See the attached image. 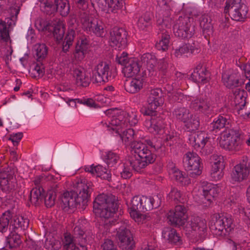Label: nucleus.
I'll return each instance as SVG.
<instances>
[{
  "mask_svg": "<svg viewBox=\"0 0 250 250\" xmlns=\"http://www.w3.org/2000/svg\"><path fill=\"white\" fill-rule=\"evenodd\" d=\"M203 195L208 202L211 203L212 199L216 197L220 192V189L214 185L208 183L203 186Z\"/></svg>",
  "mask_w": 250,
  "mask_h": 250,
  "instance_id": "nucleus-32",
  "label": "nucleus"
},
{
  "mask_svg": "<svg viewBox=\"0 0 250 250\" xmlns=\"http://www.w3.org/2000/svg\"><path fill=\"white\" fill-rule=\"evenodd\" d=\"M70 101L74 102L75 103L77 102L78 103L83 104L90 108H96L99 107L98 104L92 98H83V99H75L71 100Z\"/></svg>",
  "mask_w": 250,
  "mask_h": 250,
  "instance_id": "nucleus-57",
  "label": "nucleus"
},
{
  "mask_svg": "<svg viewBox=\"0 0 250 250\" xmlns=\"http://www.w3.org/2000/svg\"><path fill=\"white\" fill-rule=\"evenodd\" d=\"M41 10L47 15H51L56 12L54 0H39Z\"/></svg>",
  "mask_w": 250,
  "mask_h": 250,
  "instance_id": "nucleus-38",
  "label": "nucleus"
},
{
  "mask_svg": "<svg viewBox=\"0 0 250 250\" xmlns=\"http://www.w3.org/2000/svg\"><path fill=\"white\" fill-rule=\"evenodd\" d=\"M200 158L194 152H188L183 157L184 166L188 171L197 170V172L203 170V166L200 162Z\"/></svg>",
  "mask_w": 250,
  "mask_h": 250,
  "instance_id": "nucleus-20",
  "label": "nucleus"
},
{
  "mask_svg": "<svg viewBox=\"0 0 250 250\" xmlns=\"http://www.w3.org/2000/svg\"><path fill=\"white\" fill-rule=\"evenodd\" d=\"M163 235L164 237H167L169 241L172 243L177 244L179 242L180 237L177 233L175 229H167L163 232Z\"/></svg>",
  "mask_w": 250,
  "mask_h": 250,
  "instance_id": "nucleus-51",
  "label": "nucleus"
},
{
  "mask_svg": "<svg viewBox=\"0 0 250 250\" xmlns=\"http://www.w3.org/2000/svg\"><path fill=\"white\" fill-rule=\"evenodd\" d=\"M187 209L183 205H177L174 211H170L167 215V219L173 225L183 226L185 225L187 215Z\"/></svg>",
  "mask_w": 250,
  "mask_h": 250,
  "instance_id": "nucleus-19",
  "label": "nucleus"
},
{
  "mask_svg": "<svg viewBox=\"0 0 250 250\" xmlns=\"http://www.w3.org/2000/svg\"><path fill=\"white\" fill-rule=\"evenodd\" d=\"M158 64V68L160 72L164 76L166 75L168 67V60L166 58H163L159 60Z\"/></svg>",
  "mask_w": 250,
  "mask_h": 250,
  "instance_id": "nucleus-63",
  "label": "nucleus"
},
{
  "mask_svg": "<svg viewBox=\"0 0 250 250\" xmlns=\"http://www.w3.org/2000/svg\"><path fill=\"white\" fill-rule=\"evenodd\" d=\"M60 243L51 235H48L44 242V247L48 250H56L60 248Z\"/></svg>",
  "mask_w": 250,
  "mask_h": 250,
  "instance_id": "nucleus-52",
  "label": "nucleus"
},
{
  "mask_svg": "<svg viewBox=\"0 0 250 250\" xmlns=\"http://www.w3.org/2000/svg\"><path fill=\"white\" fill-rule=\"evenodd\" d=\"M73 75L76 78V83L79 87H87L89 85L90 80L83 72L82 68H74Z\"/></svg>",
  "mask_w": 250,
  "mask_h": 250,
  "instance_id": "nucleus-31",
  "label": "nucleus"
},
{
  "mask_svg": "<svg viewBox=\"0 0 250 250\" xmlns=\"http://www.w3.org/2000/svg\"><path fill=\"white\" fill-rule=\"evenodd\" d=\"M118 203L116 197L112 194L99 195L93 202V211L97 216L109 220L105 223L112 224L111 219L118 209ZM106 221H105V222Z\"/></svg>",
  "mask_w": 250,
  "mask_h": 250,
  "instance_id": "nucleus-2",
  "label": "nucleus"
},
{
  "mask_svg": "<svg viewBox=\"0 0 250 250\" xmlns=\"http://www.w3.org/2000/svg\"><path fill=\"white\" fill-rule=\"evenodd\" d=\"M169 196L172 200L176 202L184 203L186 201V199L182 193L177 188H174L171 189Z\"/></svg>",
  "mask_w": 250,
  "mask_h": 250,
  "instance_id": "nucleus-55",
  "label": "nucleus"
},
{
  "mask_svg": "<svg viewBox=\"0 0 250 250\" xmlns=\"http://www.w3.org/2000/svg\"><path fill=\"white\" fill-rule=\"evenodd\" d=\"M29 222L28 219L7 211L0 217V231L6 232L8 228L12 230L18 229L25 230L28 227Z\"/></svg>",
  "mask_w": 250,
  "mask_h": 250,
  "instance_id": "nucleus-3",
  "label": "nucleus"
},
{
  "mask_svg": "<svg viewBox=\"0 0 250 250\" xmlns=\"http://www.w3.org/2000/svg\"><path fill=\"white\" fill-rule=\"evenodd\" d=\"M185 126L189 131H194L198 129L200 125L199 117L191 113V116L185 122Z\"/></svg>",
  "mask_w": 250,
  "mask_h": 250,
  "instance_id": "nucleus-50",
  "label": "nucleus"
},
{
  "mask_svg": "<svg viewBox=\"0 0 250 250\" xmlns=\"http://www.w3.org/2000/svg\"><path fill=\"white\" fill-rule=\"evenodd\" d=\"M141 62L151 72L154 71L157 63L155 56L150 53H145L141 57Z\"/></svg>",
  "mask_w": 250,
  "mask_h": 250,
  "instance_id": "nucleus-34",
  "label": "nucleus"
},
{
  "mask_svg": "<svg viewBox=\"0 0 250 250\" xmlns=\"http://www.w3.org/2000/svg\"><path fill=\"white\" fill-rule=\"evenodd\" d=\"M189 143L194 149L199 150L201 149L202 152L206 155L209 154L212 152L213 147L211 146L210 138L208 137L202 132H190L188 138Z\"/></svg>",
  "mask_w": 250,
  "mask_h": 250,
  "instance_id": "nucleus-10",
  "label": "nucleus"
},
{
  "mask_svg": "<svg viewBox=\"0 0 250 250\" xmlns=\"http://www.w3.org/2000/svg\"><path fill=\"white\" fill-rule=\"evenodd\" d=\"M51 25L52 23L42 19L38 20L35 23V26L38 30L43 32H48Z\"/></svg>",
  "mask_w": 250,
  "mask_h": 250,
  "instance_id": "nucleus-60",
  "label": "nucleus"
},
{
  "mask_svg": "<svg viewBox=\"0 0 250 250\" xmlns=\"http://www.w3.org/2000/svg\"><path fill=\"white\" fill-rule=\"evenodd\" d=\"M138 122V116L135 113L120 111V114L118 116H115L110 124L112 126V130H116L119 133L120 129L127 127L128 125H135Z\"/></svg>",
  "mask_w": 250,
  "mask_h": 250,
  "instance_id": "nucleus-13",
  "label": "nucleus"
},
{
  "mask_svg": "<svg viewBox=\"0 0 250 250\" xmlns=\"http://www.w3.org/2000/svg\"><path fill=\"white\" fill-rule=\"evenodd\" d=\"M139 132L135 133L134 130L132 128L126 129L122 134H120V137L123 142L126 146H131L133 142H136V139L138 138Z\"/></svg>",
  "mask_w": 250,
  "mask_h": 250,
  "instance_id": "nucleus-36",
  "label": "nucleus"
},
{
  "mask_svg": "<svg viewBox=\"0 0 250 250\" xmlns=\"http://www.w3.org/2000/svg\"><path fill=\"white\" fill-rule=\"evenodd\" d=\"M144 82V79L141 77L130 78L125 81V88L127 92L135 94L143 88Z\"/></svg>",
  "mask_w": 250,
  "mask_h": 250,
  "instance_id": "nucleus-26",
  "label": "nucleus"
},
{
  "mask_svg": "<svg viewBox=\"0 0 250 250\" xmlns=\"http://www.w3.org/2000/svg\"><path fill=\"white\" fill-rule=\"evenodd\" d=\"M247 92L240 88L232 90L230 97V104L232 106H238L240 109H242L246 104Z\"/></svg>",
  "mask_w": 250,
  "mask_h": 250,
  "instance_id": "nucleus-25",
  "label": "nucleus"
},
{
  "mask_svg": "<svg viewBox=\"0 0 250 250\" xmlns=\"http://www.w3.org/2000/svg\"><path fill=\"white\" fill-rule=\"evenodd\" d=\"M77 26L76 19L74 18L70 19L68 21L69 30L62 44V50L63 52H67L70 47L72 46L75 37V29H77Z\"/></svg>",
  "mask_w": 250,
  "mask_h": 250,
  "instance_id": "nucleus-21",
  "label": "nucleus"
},
{
  "mask_svg": "<svg viewBox=\"0 0 250 250\" xmlns=\"http://www.w3.org/2000/svg\"><path fill=\"white\" fill-rule=\"evenodd\" d=\"M219 140L220 146L229 151H239L241 149L243 141L237 130H224L221 134Z\"/></svg>",
  "mask_w": 250,
  "mask_h": 250,
  "instance_id": "nucleus-5",
  "label": "nucleus"
},
{
  "mask_svg": "<svg viewBox=\"0 0 250 250\" xmlns=\"http://www.w3.org/2000/svg\"><path fill=\"white\" fill-rule=\"evenodd\" d=\"M43 189L41 187L33 188L30 192V200L33 204L37 206L42 202L43 195Z\"/></svg>",
  "mask_w": 250,
  "mask_h": 250,
  "instance_id": "nucleus-41",
  "label": "nucleus"
},
{
  "mask_svg": "<svg viewBox=\"0 0 250 250\" xmlns=\"http://www.w3.org/2000/svg\"><path fill=\"white\" fill-rule=\"evenodd\" d=\"M222 157L217 155H212L210 158L211 164L212 172H222L225 168V164L222 161Z\"/></svg>",
  "mask_w": 250,
  "mask_h": 250,
  "instance_id": "nucleus-39",
  "label": "nucleus"
},
{
  "mask_svg": "<svg viewBox=\"0 0 250 250\" xmlns=\"http://www.w3.org/2000/svg\"><path fill=\"white\" fill-rule=\"evenodd\" d=\"M174 175L175 179L182 185H188L190 183V177L196 178L200 175L201 173H190L188 175V173H176Z\"/></svg>",
  "mask_w": 250,
  "mask_h": 250,
  "instance_id": "nucleus-43",
  "label": "nucleus"
},
{
  "mask_svg": "<svg viewBox=\"0 0 250 250\" xmlns=\"http://www.w3.org/2000/svg\"><path fill=\"white\" fill-rule=\"evenodd\" d=\"M97 4L99 8L106 13H118L120 11L119 9H117L118 6H115L116 4L110 0H98Z\"/></svg>",
  "mask_w": 250,
  "mask_h": 250,
  "instance_id": "nucleus-37",
  "label": "nucleus"
},
{
  "mask_svg": "<svg viewBox=\"0 0 250 250\" xmlns=\"http://www.w3.org/2000/svg\"><path fill=\"white\" fill-rule=\"evenodd\" d=\"M110 45L122 49L127 45V32L122 28L114 27L110 32Z\"/></svg>",
  "mask_w": 250,
  "mask_h": 250,
  "instance_id": "nucleus-17",
  "label": "nucleus"
},
{
  "mask_svg": "<svg viewBox=\"0 0 250 250\" xmlns=\"http://www.w3.org/2000/svg\"><path fill=\"white\" fill-rule=\"evenodd\" d=\"M158 3L162 8V14L164 19L170 18L171 8L172 6L171 0H157Z\"/></svg>",
  "mask_w": 250,
  "mask_h": 250,
  "instance_id": "nucleus-45",
  "label": "nucleus"
},
{
  "mask_svg": "<svg viewBox=\"0 0 250 250\" xmlns=\"http://www.w3.org/2000/svg\"><path fill=\"white\" fill-rule=\"evenodd\" d=\"M78 240L75 239L70 233H64L62 240V250H75Z\"/></svg>",
  "mask_w": 250,
  "mask_h": 250,
  "instance_id": "nucleus-40",
  "label": "nucleus"
},
{
  "mask_svg": "<svg viewBox=\"0 0 250 250\" xmlns=\"http://www.w3.org/2000/svg\"><path fill=\"white\" fill-rule=\"evenodd\" d=\"M0 26H1L2 27V28H0V33L1 39L5 42H7L10 39V36L9 31L7 30L6 27V22L2 20L0 21Z\"/></svg>",
  "mask_w": 250,
  "mask_h": 250,
  "instance_id": "nucleus-64",
  "label": "nucleus"
},
{
  "mask_svg": "<svg viewBox=\"0 0 250 250\" xmlns=\"http://www.w3.org/2000/svg\"><path fill=\"white\" fill-rule=\"evenodd\" d=\"M8 242L11 247H19L21 243V236L17 233H13L9 236Z\"/></svg>",
  "mask_w": 250,
  "mask_h": 250,
  "instance_id": "nucleus-61",
  "label": "nucleus"
},
{
  "mask_svg": "<svg viewBox=\"0 0 250 250\" xmlns=\"http://www.w3.org/2000/svg\"><path fill=\"white\" fill-rule=\"evenodd\" d=\"M34 48L37 62H43L47 56L48 47L44 43H38L34 45Z\"/></svg>",
  "mask_w": 250,
  "mask_h": 250,
  "instance_id": "nucleus-42",
  "label": "nucleus"
},
{
  "mask_svg": "<svg viewBox=\"0 0 250 250\" xmlns=\"http://www.w3.org/2000/svg\"><path fill=\"white\" fill-rule=\"evenodd\" d=\"M74 190L64 192L60 197L61 207L64 211L76 207L85 206L93 192V185L86 180L78 179L73 183Z\"/></svg>",
  "mask_w": 250,
  "mask_h": 250,
  "instance_id": "nucleus-1",
  "label": "nucleus"
},
{
  "mask_svg": "<svg viewBox=\"0 0 250 250\" xmlns=\"http://www.w3.org/2000/svg\"><path fill=\"white\" fill-rule=\"evenodd\" d=\"M173 117L179 122H187L191 113L190 110L185 107H179L175 108L173 112Z\"/></svg>",
  "mask_w": 250,
  "mask_h": 250,
  "instance_id": "nucleus-35",
  "label": "nucleus"
},
{
  "mask_svg": "<svg viewBox=\"0 0 250 250\" xmlns=\"http://www.w3.org/2000/svg\"><path fill=\"white\" fill-rule=\"evenodd\" d=\"M163 96L162 91L160 88L150 90L147 99V105L141 108V113L145 116H155L156 109L164 103Z\"/></svg>",
  "mask_w": 250,
  "mask_h": 250,
  "instance_id": "nucleus-8",
  "label": "nucleus"
},
{
  "mask_svg": "<svg viewBox=\"0 0 250 250\" xmlns=\"http://www.w3.org/2000/svg\"><path fill=\"white\" fill-rule=\"evenodd\" d=\"M117 236L119 247L123 250H132L135 248V242L129 229L125 227H121Z\"/></svg>",
  "mask_w": 250,
  "mask_h": 250,
  "instance_id": "nucleus-18",
  "label": "nucleus"
},
{
  "mask_svg": "<svg viewBox=\"0 0 250 250\" xmlns=\"http://www.w3.org/2000/svg\"><path fill=\"white\" fill-rule=\"evenodd\" d=\"M89 47V42L86 38L78 40L73 52L75 60L78 62L83 60L88 53Z\"/></svg>",
  "mask_w": 250,
  "mask_h": 250,
  "instance_id": "nucleus-23",
  "label": "nucleus"
},
{
  "mask_svg": "<svg viewBox=\"0 0 250 250\" xmlns=\"http://www.w3.org/2000/svg\"><path fill=\"white\" fill-rule=\"evenodd\" d=\"M141 197L138 196H134L131 201L130 207V215H138V212H143V208L141 202Z\"/></svg>",
  "mask_w": 250,
  "mask_h": 250,
  "instance_id": "nucleus-44",
  "label": "nucleus"
},
{
  "mask_svg": "<svg viewBox=\"0 0 250 250\" xmlns=\"http://www.w3.org/2000/svg\"><path fill=\"white\" fill-rule=\"evenodd\" d=\"M137 25L140 30H146L151 25L150 13L146 12L141 16L137 21Z\"/></svg>",
  "mask_w": 250,
  "mask_h": 250,
  "instance_id": "nucleus-47",
  "label": "nucleus"
},
{
  "mask_svg": "<svg viewBox=\"0 0 250 250\" xmlns=\"http://www.w3.org/2000/svg\"><path fill=\"white\" fill-rule=\"evenodd\" d=\"M222 78L224 84L229 88L233 89L240 85L239 76L237 73L225 72L222 74Z\"/></svg>",
  "mask_w": 250,
  "mask_h": 250,
  "instance_id": "nucleus-29",
  "label": "nucleus"
},
{
  "mask_svg": "<svg viewBox=\"0 0 250 250\" xmlns=\"http://www.w3.org/2000/svg\"><path fill=\"white\" fill-rule=\"evenodd\" d=\"M185 98V95L181 92H173L168 94V100L170 103H182Z\"/></svg>",
  "mask_w": 250,
  "mask_h": 250,
  "instance_id": "nucleus-59",
  "label": "nucleus"
},
{
  "mask_svg": "<svg viewBox=\"0 0 250 250\" xmlns=\"http://www.w3.org/2000/svg\"><path fill=\"white\" fill-rule=\"evenodd\" d=\"M56 5V11H59L60 14L65 17L69 12V5L67 0H54Z\"/></svg>",
  "mask_w": 250,
  "mask_h": 250,
  "instance_id": "nucleus-48",
  "label": "nucleus"
},
{
  "mask_svg": "<svg viewBox=\"0 0 250 250\" xmlns=\"http://www.w3.org/2000/svg\"><path fill=\"white\" fill-rule=\"evenodd\" d=\"M49 33L52 34L57 42L59 43L62 40L65 33V27L62 22L52 24Z\"/></svg>",
  "mask_w": 250,
  "mask_h": 250,
  "instance_id": "nucleus-33",
  "label": "nucleus"
},
{
  "mask_svg": "<svg viewBox=\"0 0 250 250\" xmlns=\"http://www.w3.org/2000/svg\"><path fill=\"white\" fill-rule=\"evenodd\" d=\"M144 151L145 156L141 157L140 161H138L137 163L138 166H136L134 169L137 172L138 170L144 168L148 164L153 163L155 160V155L149 149L148 147L146 145V148L142 150Z\"/></svg>",
  "mask_w": 250,
  "mask_h": 250,
  "instance_id": "nucleus-30",
  "label": "nucleus"
},
{
  "mask_svg": "<svg viewBox=\"0 0 250 250\" xmlns=\"http://www.w3.org/2000/svg\"><path fill=\"white\" fill-rule=\"evenodd\" d=\"M210 72L206 68L199 64L191 74L190 77L192 80L201 84H205L209 82L210 78Z\"/></svg>",
  "mask_w": 250,
  "mask_h": 250,
  "instance_id": "nucleus-24",
  "label": "nucleus"
},
{
  "mask_svg": "<svg viewBox=\"0 0 250 250\" xmlns=\"http://www.w3.org/2000/svg\"><path fill=\"white\" fill-rule=\"evenodd\" d=\"M231 120L227 115H219L215 118L209 126L210 131L217 133L221 129L225 128L224 130L232 129L230 127Z\"/></svg>",
  "mask_w": 250,
  "mask_h": 250,
  "instance_id": "nucleus-22",
  "label": "nucleus"
},
{
  "mask_svg": "<svg viewBox=\"0 0 250 250\" xmlns=\"http://www.w3.org/2000/svg\"><path fill=\"white\" fill-rule=\"evenodd\" d=\"M189 107L194 111L206 115L213 111V101L206 95H200L191 101Z\"/></svg>",
  "mask_w": 250,
  "mask_h": 250,
  "instance_id": "nucleus-16",
  "label": "nucleus"
},
{
  "mask_svg": "<svg viewBox=\"0 0 250 250\" xmlns=\"http://www.w3.org/2000/svg\"><path fill=\"white\" fill-rule=\"evenodd\" d=\"M249 176V173H231V182L233 183H240L246 180Z\"/></svg>",
  "mask_w": 250,
  "mask_h": 250,
  "instance_id": "nucleus-62",
  "label": "nucleus"
},
{
  "mask_svg": "<svg viewBox=\"0 0 250 250\" xmlns=\"http://www.w3.org/2000/svg\"><path fill=\"white\" fill-rule=\"evenodd\" d=\"M249 9L242 0H227L224 13L234 21H242L247 18Z\"/></svg>",
  "mask_w": 250,
  "mask_h": 250,
  "instance_id": "nucleus-7",
  "label": "nucleus"
},
{
  "mask_svg": "<svg viewBox=\"0 0 250 250\" xmlns=\"http://www.w3.org/2000/svg\"><path fill=\"white\" fill-rule=\"evenodd\" d=\"M104 160L107 167L109 172L115 170L118 166L121 167H124V164L119 163V155L112 151L105 152L104 156Z\"/></svg>",
  "mask_w": 250,
  "mask_h": 250,
  "instance_id": "nucleus-27",
  "label": "nucleus"
},
{
  "mask_svg": "<svg viewBox=\"0 0 250 250\" xmlns=\"http://www.w3.org/2000/svg\"><path fill=\"white\" fill-rule=\"evenodd\" d=\"M165 127V124L163 120L158 118L154 119L152 118L151 120V125L150 129L153 131L157 134H161L163 132Z\"/></svg>",
  "mask_w": 250,
  "mask_h": 250,
  "instance_id": "nucleus-49",
  "label": "nucleus"
},
{
  "mask_svg": "<svg viewBox=\"0 0 250 250\" xmlns=\"http://www.w3.org/2000/svg\"><path fill=\"white\" fill-rule=\"evenodd\" d=\"M234 225L230 216L214 214L210 223V229L214 235L217 236H226L233 230Z\"/></svg>",
  "mask_w": 250,
  "mask_h": 250,
  "instance_id": "nucleus-4",
  "label": "nucleus"
},
{
  "mask_svg": "<svg viewBox=\"0 0 250 250\" xmlns=\"http://www.w3.org/2000/svg\"><path fill=\"white\" fill-rule=\"evenodd\" d=\"M207 228L206 220L198 216L191 217L184 227L187 234L201 238L206 233Z\"/></svg>",
  "mask_w": 250,
  "mask_h": 250,
  "instance_id": "nucleus-14",
  "label": "nucleus"
},
{
  "mask_svg": "<svg viewBox=\"0 0 250 250\" xmlns=\"http://www.w3.org/2000/svg\"><path fill=\"white\" fill-rule=\"evenodd\" d=\"M157 23L161 33L159 36L160 40L156 43L155 46L159 50L166 51L168 49L170 39L169 32L167 29H170L171 27V19H159Z\"/></svg>",
  "mask_w": 250,
  "mask_h": 250,
  "instance_id": "nucleus-15",
  "label": "nucleus"
},
{
  "mask_svg": "<svg viewBox=\"0 0 250 250\" xmlns=\"http://www.w3.org/2000/svg\"><path fill=\"white\" fill-rule=\"evenodd\" d=\"M56 196V192L54 190H49L47 192L44 197V204L46 207L51 208L55 205Z\"/></svg>",
  "mask_w": 250,
  "mask_h": 250,
  "instance_id": "nucleus-56",
  "label": "nucleus"
},
{
  "mask_svg": "<svg viewBox=\"0 0 250 250\" xmlns=\"http://www.w3.org/2000/svg\"><path fill=\"white\" fill-rule=\"evenodd\" d=\"M79 19L82 27L87 33H93L98 37L104 36V28L102 24L99 23L96 19L90 16L89 14L85 12H81Z\"/></svg>",
  "mask_w": 250,
  "mask_h": 250,
  "instance_id": "nucleus-11",
  "label": "nucleus"
},
{
  "mask_svg": "<svg viewBox=\"0 0 250 250\" xmlns=\"http://www.w3.org/2000/svg\"><path fill=\"white\" fill-rule=\"evenodd\" d=\"M211 18L207 14L202 15L200 18V24L204 32L209 34L212 30Z\"/></svg>",
  "mask_w": 250,
  "mask_h": 250,
  "instance_id": "nucleus-46",
  "label": "nucleus"
},
{
  "mask_svg": "<svg viewBox=\"0 0 250 250\" xmlns=\"http://www.w3.org/2000/svg\"><path fill=\"white\" fill-rule=\"evenodd\" d=\"M116 75V72L110 69L108 64L102 62L95 66L92 70L91 81L93 83L104 84L113 80Z\"/></svg>",
  "mask_w": 250,
  "mask_h": 250,
  "instance_id": "nucleus-9",
  "label": "nucleus"
},
{
  "mask_svg": "<svg viewBox=\"0 0 250 250\" xmlns=\"http://www.w3.org/2000/svg\"><path fill=\"white\" fill-rule=\"evenodd\" d=\"M195 23L192 18L180 16L173 25L175 36L182 39L191 38L195 33Z\"/></svg>",
  "mask_w": 250,
  "mask_h": 250,
  "instance_id": "nucleus-6",
  "label": "nucleus"
},
{
  "mask_svg": "<svg viewBox=\"0 0 250 250\" xmlns=\"http://www.w3.org/2000/svg\"><path fill=\"white\" fill-rule=\"evenodd\" d=\"M131 147L132 148V151L137 154L140 158L141 157L145 156L142 150L146 148V144L141 141H136L132 143Z\"/></svg>",
  "mask_w": 250,
  "mask_h": 250,
  "instance_id": "nucleus-53",
  "label": "nucleus"
},
{
  "mask_svg": "<svg viewBox=\"0 0 250 250\" xmlns=\"http://www.w3.org/2000/svg\"><path fill=\"white\" fill-rule=\"evenodd\" d=\"M78 170H84L85 172H106L108 171L107 166H105L104 167L101 165L94 166V164L90 167L84 166V167H82Z\"/></svg>",
  "mask_w": 250,
  "mask_h": 250,
  "instance_id": "nucleus-58",
  "label": "nucleus"
},
{
  "mask_svg": "<svg viewBox=\"0 0 250 250\" xmlns=\"http://www.w3.org/2000/svg\"><path fill=\"white\" fill-rule=\"evenodd\" d=\"M127 55V53L124 52L120 56H117L116 61L119 64L124 66L123 72L125 77L129 78L134 76L139 72L140 65L137 58H128Z\"/></svg>",
  "mask_w": 250,
  "mask_h": 250,
  "instance_id": "nucleus-12",
  "label": "nucleus"
},
{
  "mask_svg": "<svg viewBox=\"0 0 250 250\" xmlns=\"http://www.w3.org/2000/svg\"><path fill=\"white\" fill-rule=\"evenodd\" d=\"M141 199L142 207H143V212L150 210L154 208H156L161 205V196L160 195H156L154 197L142 196Z\"/></svg>",
  "mask_w": 250,
  "mask_h": 250,
  "instance_id": "nucleus-28",
  "label": "nucleus"
},
{
  "mask_svg": "<svg viewBox=\"0 0 250 250\" xmlns=\"http://www.w3.org/2000/svg\"><path fill=\"white\" fill-rule=\"evenodd\" d=\"M76 240H80L81 242H85L86 238V235L82 227L80 225H77L73 229V235Z\"/></svg>",
  "mask_w": 250,
  "mask_h": 250,
  "instance_id": "nucleus-54",
  "label": "nucleus"
}]
</instances>
